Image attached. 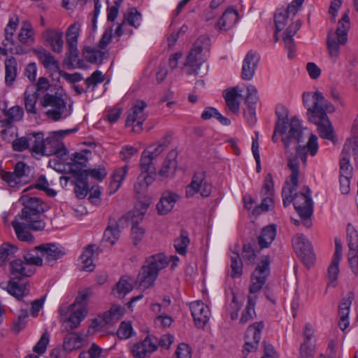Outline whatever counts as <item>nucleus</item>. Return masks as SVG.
Wrapping results in <instances>:
<instances>
[{
    "label": "nucleus",
    "mask_w": 358,
    "mask_h": 358,
    "mask_svg": "<svg viewBox=\"0 0 358 358\" xmlns=\"http://www.w3.org/2000/svg\"><path fill=\"white\" fill-rule=\"evenodd\" d=\"M292 243L295 252L301 258L304 266L308 268L314 266L315 255L307 238L303 234H297L292 239Z\"/></svg>",
    "instance_id": "nucleus-8"
},
{
    "label": "nucleus",
    "mask_w": 358,
    "mask_h": 358,
    "mask_svg": "<svg viewBox=\"0 0 358 358\" xmlns=\"http://www.w3.org/2000/svg\"><path fill=\"white\" fill-rule=\"evenodd\" d=\"M134 280L128 275L122 276L112 289V294L118 299H123L134 289Z\"/></svg>",
    "instance_id": "nucleus-25"
},
{
    "label": "nucleus",
    "mask_w": 358,
    "mask_h": 358,
    "mask_svg": "<svg viewBox=\"0 0 358 358\" xmlns=\"http://www.w3.org/2000/svg\"><path fill=\"white\" fill-rule=\"evenodd\" d=\"M63 33L54 30H46L43 34L45 41L51 46L52 51L59 53L62 51L64 41Z\"/></svg>",
    "instance_id": "nucleus-30"
},
{
    "label": "nucleus",
    "mask_w": 358,
    "mask_h": 358,
    "mask_svg": "<svg viewBox=\"0 0 358 358\" xmlns=\"http://www.w3.org/2000/svg\"><path fill=\"white\" fill-rule=\"evenodd\" d=\"M302 98L303 105L307 108L308 118L310 122L317 125L320 137L334 141V129L327 113L334 112V106L319 91L304 92Z\"/></svg>",
    "instance_id": "nucleus-2"
},
{
    "label": "nucleus",
    "mask_w": 358,
    "mask_h": 358,
    "mask_svg": "<svg viewBox=\"0 0 358 358\" xmlns=\"http://www.w3.org/2000/svg\"><path fill=\"white\" fill-rule=\"evenodd\" d=\"M30 142V134L27 137L23 136L21 138H16L13 141V149L15 151L22 152L29 148Z\"/></svg>",
    "instance_id": "nucleus-60"
},
{
    "label": "nucleus",
    "mask_w": 358,
    "mask_h": 358,
    "mask_svg": "<svg viewBox=\"0 0 358 358\" xmlns=\"http://www.w3.org/2000/svg\"><path fill=\"white\" fill-rule=\"evenodd\" d=\"M37 55L39 61L46 69L59 73L60 71L59 62L49 51L42 49L38 52Z\"/></svg>",
    "instance_id": "nucleus-35"
},
{
    "label": "nucleus",
    "mask_w": 358,
    "mask_h": 358,
    "mask_svg": "<svg viewBox=\"0 0 358 358\" xmlns=\"http://www.w3.org/2000/svg\"><path fill=\"white\" fill-rule=\"evenodd\" d=\"M264 327L263 322H255L248 327L245 334V343L243 346V353L248 354L257 350Z\"/></svg>",
    "instance_id": "nucleus-13"
},
{
    "label": "nucleus",
    "mask_w": 358,
    "mask_h": 358,
    "mask_svg": "<svg viewBox=\"0 0 358 358\" xmlns=\"http://www.w3.org/2000/svg\"><path fill=\"white\" fill-rule=\"evenodd\" d=\"M287 166L292 171L289 176L292 185L286 182L285 186L282 188V196L283 206L287 207L293 202L294 208L301 219L310 218L313 212V206L309 187H306L305 192H296L298 187V177L299 174L297 157L289 158Z\"/></svg>",
    "instance_id": "nucleus-3"
},
{
    "label": "nucleus",
    "mask_w": 358,
    "mask_h": 358,
    "mask_svg": "<svg viewBox=\"0 0 358 358\" xmlns=\"http://www.w3.org/2000/svg\"><path fill=\"white\" fill-rule=\"evenodd\" d=\"M103 349L96 343H92L87 351H83L80 353V358H99L101 357Z\"/></svg>",
    "instance_id": "nucleus-57"
},
{
    "label": "nucleus",
    "mask_w": 358,
    "mask_h": 358,
    "mask_svg": "<svg viewBox=\"0 0 358 358\" xmlns=\"http://www.w3.org/2000/svg\"><path fill=\"white\" fill-rule=\"evenodd\" d=\"M275 114L278 117V122L275 127V131L284 134L287 129L288 111L287 109L282 105H279L275 108Z\"/></svg>",
    "instance_id": "nucleus-39"
},
{
    "label": "nucleus",
    "mask_w": 358,
    "mask_h": 358,
    "mask_svg": "<svg viewBox=\"0 0 358 358\" xmlns=\"http://www.w3.org/2000/svg\"><path fill=\"white\" fill-rule=\"evenodd\" d=\"M189 244L188 232L185 229H181L180 235L174 241V247L178 253L185 255L187 253V248Z\"/></svg>",
    "instance_id": "nucleus-50"
},
{
    "label": "nucleus",
    "mask_w": 358,
    "mask_h": 358,
    "mask_svg": "<svg viewBox=\"0 0 358 358\" xmlns=\"http://www.w3.org/2000/svg\"><path fill=\"white\" fill-rule=\"evenodd\" d=\"M17 61L12 57L5 61V83L8 86H11L17 76Z\"/></svg>",
    "instance_id": "nucleus-42"
},
{
    "label": "nucleus",
    "mask_w": 358,
    "mask_h": 358,
    "mask_svg": "<svg viewBox=\"0 0 358 358\" xmlns=\"http://www.w3.org/2000/svg\"><path fill=\"white\" fill-rule=\"evenodd\" d=\"M318 150L317 137L312 134L305 146H297L296 148V154L301 158L305 164L307 159V153L309 152L311 156H315Z\"/></svg>",
    "instance_id": "nucleus-27"
},
{
    "label": "nucleus",
    "mask_w": 358,
    "mask_h": 358,
    "mask_svg": "<svg viewBox=\"0 0 358 358\" xmlns=\"http://www.w3.org/2000/svg\"><path fill=\"white\" fill-rule=\"evenodd\" d=\"M304 0H293L285 8H280L276 10L274 15V23L276 32H279L285 27L289 15L294 17L301 7Z\"/></svg>",
    "instance_id": "nucleus-12"
},
{
    "label": "nucleus",
    "mask_w": 358,
    "mask_h": 358,
    "mask_svg": "<svg viewBox=\"0 0 358 358\" xmlns=\"http://www.w3.org/2000/svg\"><path fill=\"white\" fill-rule=\"evenodd\" d=\"M18 248L11 243H4L0 245V267L3 266L10 257L15 255Z\"/></svg>",
    "instance_id": "nucleus-49"
},
{
    "label": "nucleus",
    "mask_w": 358,
    "mask_h": 358,
    "mask_svg": "<svg viewBox=\"0 0 358 358\" xmlns=\"http://www.w3.org/2000/svg\"><path fill=\"white\" fill-rule=\"evenodd\" d=\"M314 336L313 327L310 324H306L303 329L304 340L299 349L300 358H313L312 350L309 345L310 339Z\"/></svg>",
    "instance_id": "nucleus-29"
},
{
    "label": "nucleus",
    "mask_w": 358,
    "mask_h": 358,
    "mask_svg": "<svg viewBox=\"0 0 358 358\" xmlns=\"http://www.w3.org/2000/svg\"><path fill=\"white\" fill-rule=\"evenodd\" d=\"M155 180V176L145 173H141L136 182L134 184V192L137 194L144 195L148 186Z\"/></svg>",
    "instance_id": "nucleus-43"
},
{
    "label": "nucleus",
    "mask_w": 358,
    "mask_h": 358,
    "mask_svg": "<svg viewBox=\"0 0 358 358\" xmlns=\"http://www.w3.org/2000/svg\"><path fill=\"white\" fill-rule=\"evenodd\" d=\"M124 313V308L120 305L113 304L110 310L105 312L102 320L105 324H113L119 321Z\"/></svg>",
    "instance_id": "nucleus-38"
},
{
    "label": "nucleus",
    "mask_w": 358,
    "mask_h": 358,
    "mask_svg": "<svg viewBox=\"0 0 358 358\" xmlns=\"http://www.w3.org/2000/svg\"><path fill=\"white\" fill-rule=\"evenodd\" d=\"M242 257H240L238 252H233L231 256V268H239L243 266V260L247 266L253 264L255 260L256 255L251 246L250 243H245L243 245Z\"/></svg>",
    "instance_id": "nucleus-17"
},
{
    "label": "nucleus",
    "mask_w": 358,
    "mask_h": 358,
    "mask_svg": "<svg viewBox=\"0 0 358 358\" xmlns=\"http://www.w3.org/2000/svg\"><path fill=\"white\" fill-rule=\"evenodd\" d=\"M257 297L255 296L248 295V303L242 313L240 322L245 324L249 320L254 319L256 317V313L255 310V306L256 303Z\"/></svg>",
    "instance_id": "nucleus-46"
},
{
    "label": "nucleus",
    "mask_w": 358,
    "mask_h": 358,
    "mask_svg": "<svg viewBox=\"0 0 358 358\" xmlns=\"http://www.w3.org/2000/svg\"><path fill=\"white\" fill-rule=\"evenodd\" d=\"M262 203L255 208L253 214L259 215L262 212L268 211L273 206L272 196H262Z\"/></svg>",
    "instance_id": "nucleus-56"
},
{
    "label": "nucleus",
    "mask_w": 358,
    "mask_h": 358,
    "mask_svg": "<svg viewBox=\"0 0 358 358\" xmlns=\"http://www.w3.org/2000/svg\"><path fill=\"white\" fill-rule=\"evenodd\" d=\"M83 55L91 64H101L105 52L95 48L86 46L83 50Z\"/></svg>",
    "instance_id": "nucleus-44"
},
{
    "label": "nucleus",
    "mask_w": 358,
    "mask_h": 358,
    "mask_svg": "<svg viewBox=\"0 0 358 358\" xmlns=\"http://www.w3.org/2000/svg\"><path fill=\"white\" fill-rule=\"evenodd\" d=\"M32 36V29L31 24L27 22H23V27L20 29V32L18 34V39L22 43H28L29 39Z\"/></svg>",
    "instance_id": "nucleus-58"
},
{
    "label": "nucleus",
    "mask_w": 358,
    "mask_h": 358,
    "mask_svg": "<svg viewBox=\"0 0 358 358\" xmlns=\"http://www.w3.org/2000/svg\"><path fill=\"white\" fill-rule=\"evenodd\" d=\"M147 107V103L142 100L135 101L134 106L131 108V113L127 115L125 126L129 127L133 125L134 122H137L136 124L133 127V131L139 132L142 130L143 122L146 120L147 115L144 113V109Z\"/></svg>",
    "instance_id": "nucleus-14"
},
{
    "label": "nucleus",
    "mask_w": 358,
    "mask_h": 358,
    "mask_svg": "<svg viewBox=\"0 0 358 358\" xmlns=\"http://www.w3.org/2000/svg\"><path fill=\"white\" fill-rule=\"evenodd\" d=\"M273 195V182L271 173H268L265 178L264 183L261 191V196Z\"/></svg>",
    "instance_id": "nucleus-64"
},
{
    "label": "nucleus",
    "mask_w": 358,
    "mask_h": 358,
    "mask_svg": "<svg viewBox=\"0 0 358 358\" xmlns=\"http://www.w3.org/2000/svg\"><path fill=\"white\" fill-rule=\"evenodd\" d=\"M210 39L208 36H201L194 43L184 64L187 75L199 76L205 73L201 66L206 61L209 53Z\"/></svg>",
    "instance_id": "nucleus-4"
},
{
    "label": "nucleus",
    "mask_w": 358,
    "mask_h": 358,
    "mask_svg": "<svg viewBox=\"0 0 358 358\" xmlns=\"http://www.w3.org/2000/svg\"><path fill=\"white\" fill-rule=\"evenodd\" d=\"M258 59L251 51L248 52L243 60L241 78L245 80H250L254 75L257 66Z\"/></svg>",
    "instance_id": "nucleus-23"
},
{
    "label": "nucleus",
    "mask_w": 358,
    "mask_h": 358,
    "mask_svg": "<svg viewBox=\"0 0 358 358\" xmlns=\"http://www.w3.org/2000/svg\"><path fill=\"white\" fill-rule=\"evenodd\" d=\"M127 23L135 28L140 25L141 14L135 8H131L125 18Z\"/></svg>",
    "instance_id": "nucleus-59"
},
{
    "label": "nucleus",
    "mask_w": 358,
    "mask_h": 358,
    "mask_svg": "<svg viewBox=\"0 0 358 358\" xmlns=\"http://www.w3.org/2000/svg\"><path fill=\"white\" fill-rule=\"evenodd\" d=\"M133 215L127 213L121 216L118 220L110 218L108 224L103 234V240L114 245L120 236L121 230L128 227Z\"/></svg>",
    "instance_id": "nucleus-9"
},
{
    "label": "nucleus",
    "mask_w": 358,
    "mask_h": 358,
    "mask_svg": "<svg viewBox=\"0 0 358 358\" xmlns=\"http://www.w3.org/2000/svg\"><path fill=\"white\" fill-rule=\"evenodd\" d=\"M276 236V225L270 224L263 228L257 237L258 244L261 249L269 247Z\"/></svg>",
    "instance_id": "nucleus-32"
},
{
    "label": "nucleus",
    "mask_w": 358,
    "mask_h": 358,
    "mask_svg": "<svg viewBox=\"0 0 358 358\" xmlns=\"http://www.w3.org/2000/svg\"><path fill=\"white\" fill-rule=\"evenodd\" d=\"M3 113L6 118L0 120L2 127L12 128L13 124L22 120L24 116L23 108L20 106H15L8 110H3Z\"/></svg>",
    "instance_id": "nucleus-21"
},
{
    "label": "nucleus",
    "mask_w": 358,
    "mask_h": 358,
    "mask_svg": "<svg viewBox=\"0 0 358 358\" xmlns=\"http://www.w3.org/2000/svg\"><path fill=\"white\" fill-rule=\"evenodd\" d=\"M30 142L34 143L31 148L32 152L42 155H51V153L48 151V145L51 144L52 141L48 139L44 141L42 133L30 134Z\"/></svg>",
    "instance_id": "nucleus-24"
},
{
    "label": "nucleus",
    "mask_w": 358,
    "mask_h": 358,
    "mask_svg": "<svg viewBox=\"0 0 358 358\" xmlns=\"http://www.w3.org/2000/svg\"><path fill=\"white\" fill-rule=\"evenodd\" d=\"M157 349V338L148 336L141 343L133 345L131 352L136 358H145L147 353H151Z\"/></svg>",
    "instance_id": "nucleus-19"
},
{
    "label": "nucleus",
    "mask_w": 358,
    "mask_h": 358,
    "mask_svg": "<svg viewBox=\"0 0 358 358\" xmlns=\"http://www.w3.org/2000/svg\"><path fill=\"white\" fill-rule=\"evenodd\" d=\"M350 150V145L345 144L342 150V157L340 159V169L341 173L345 176H352V168L350 164L349 152Z\"/></svg>",
    "instance_id": "nucleus-48"
},
{
    "label": "nucleus",
    "mask_w": 358,
    "mask_h": 358,
    "mask_svg": "<svg viewBox=\"0 0 358 358\" xmlns=\"http://www.w3.org/2000/svg\"><path fill=\"white\" fill-rule=\"evenodd\" d=\"M36 248L40 250L45 266H55L66 255L65 248L56 243H42Z\"/></svg>",
    "instance_id": "nucleus-7"
},
{
    "label": "nucleus",
    "mask_w": 358,
    "mask_h": 358,
    "mask_svg": "<svg viewBox=\"0 0 358 358\" xmlns=\"http://www.w3.org/2000/svg\"><path fill=\"white\" fill-rule=\"evenodd\" d=\"M69 173L75 178L71 183L75 186L74 192L79 199H84L90 192V186L87 181V171L76 169L74 167L69 170Z\"/></svg>",
    "instance_id": "nucleus-15"
},
{
    "label": "nucleus",
    "mask_w": 358,
    "mask_h": 358,
    "mask_svg": "<svg viewBox=\"0 0 358 358\" xmlns=\"http://www.w3.org/2000/svg\"><path fill=\"white\" fill-rule=\"evenodd\" d=\"M83 345V337L76 333H69L65 336L63 341V348L66 352L80 349Z\"/></svg>",
    "instance_id": "nucleus-36"
},
{
    "label": "nucleus",
    "mask_w": 358,
    "mask_h": 358,
    "mask_svg": "<svg viewBox=\"0 0 358 358\" xmlns=\"http://www.w3.org/2000/svg\"><path fill=\"white\" fill-rule=\"evenodd\" d=\"M22 257L24 259L25 264L29 266H44L43 257L41 255V252L36 248V246L31 250H25Z\"/></svg>",
    "instance_id": "nucleus-41"
},
{
    "label": "nucleus",
    "mask_w": 358,
    "mask_h": 358,
    "mask_svg": "<svg viewBox=\"0 0 358 358\" xmlns=\"http://www.w3.org/2000/svg\"><path fill=\"white\" fill-rule=\"evenodd\" d=\"M68 312L70 313L68 318V322L70 323V330L76 329L87 314L86 308L83 306L75 308V306H70L68 308Z\"/></svg>",
    "instance_id": "nucleus-31"
},
{
    "label": "nucleus",
    "mask_w": 358,
    "mask_h": 358,
    "mask_svg": "<svg viewBox=\"0 0 358 358\" xmlns=\"http://www.w3.org/2000/svg\"><path fill=\"white\" fill-rule=\"evenodd\" d=\"M38 99V93L33 90L30 91L29 87H27L24 93V108L28 113H32L34 115L37 113L36 104Z\"/></svg>",
    "instance_id": "nucleus-45"
},
{
    "label": "nucleus",
    "mask_w": 358,
    "mask_h": 358,
    "mask_svg": "<svg viewBox=\"0 0 358 358\" xmlns=\"http://www.w3.org/2000/svg\"><path fill=\"white\" fill-rule=\"evenodd\" d=\"M268 275L269 270H254L250 278V295L259 292L262 288Z\"/></svg>",
    "instance_id": "nucleus-28"
},
{
    "label": "nucleus",
    "mask_w": 358,
    "mask_h": 358,
    "mask_svg": "<svg viewBox=\"0 0 358 358\" xmlns=\"http://www.w3.org/2000/svg\"><path fill=\"white\" fill-rule=\"evenodd\" d=\"M348 41V33L338 26L336 31L330 30L327 35V49L330 57L335 61L339 55L340 45H344Z\"/></svg>",
    "instance_id": "nucleus-11"
},
{
    "label": "nucleus",
    "mask_w": 358,
    "mask_h": 358,
    "mask_svg": "<svg viewBox=\"0 0 358 358\" xmlns=\"http://www.w3.org/2000/svg\"><path fill=\"white\" fill-rule=\"evenodd\" d=\"M204 179L205 173L203 171H197L194 174L190 184L186 187L187 197H192L198 192L203 197H208L210 194L212 186Z\"/></svg>",
    "instance_id": "nucleus-10"
},
{
    "label": "nucleus",
    "mask_w": 358,
    "mask_h": 358,
    "mask_svg": "<svg viewBox=\"0 0 358 358\" xmlns=\"http://www.w3.org/2000/svg\"><path fill=\"white\" fill-rule=\"evenodd\" d=\"M223 96L228 109L233 114H238L240 110V102L238 98L241 97L242 95L237 92L236 88H227L223 92Z\"/></svg>",
    "instance_id": "nucleus-26"
},
{
    "label": "nucleus",
    "mask_w": 358,
    "mask_h": 358,
    "mask_svg": "<svg viewBox=\"0 0 358 358\" xmlns=\"http://www.w3.org/2000/svg\"><path fill=\"white\" fill-rule=\"evenodd\" d=\"M257 90L253 85H249L247 87V96L245 98V103L248 107L255 108L257 101Z\"/></svg>",
    "instance_id": "nucleus-63"
},
{
    "label": "nucleus",
    "mask_w": 358,
    "mask_h": 358,
    "mask_svg": "<svg viewBox=\"0 0 358 358\" xmlns=\"http://www.w3.org/2000/svg\"><path fill=\"white\" fill-rule=\"evenodd\" d=\"M342 257V245L338 238H335V252L328 268H338Z\"/></svg>",
    "instance_id": "nucleus-55"
},
{
    "label": "nucleus",
    "mask_w": 358,
    "mask_h": 358,
    "mask_svg": "<svg viewBox=\"0 0 358 358\" xmlns=\"http://www.w3.org/2000/svg\"><path fill=\"white\" fill-rule=\"evenodd\" d=\"M238 13L233 8L225 10L217 24V27L222 30H227L233 27L238 21Z\"/></svg>",
    "instance_id": "nucleus-33"
},
{
    "label": "nucleus",
    "mask_w": 358,
    "mask_h": 358,
    "mask_svg": "<svg viewBox=\"0 0 358 358\" xmlns=\"http://www.w3.org/2000/svg\"><path fill=\"white\" fill-rule=\"evenodd\" d=\"M27 310L22 309L17 320L13 323V331H15L16 333H19L22 329H24L27 322Z\"/></svg>",
    "instance_id": "nucleus-61"
},
{
    "label": "nucleus",
    "mask_w": 358,
    "mask_h": 358,
    "mask_svg": "<svg viewBox=\"0 0 358 358\" xmlns=\"http://www.w3.org/2000/svg\"><path fill=\"white\" fill-rule=\"evenodd\" d=\"M179 258L176 255L166 257L164 253H157L146 258L145 264L141 268H165L172 262L171 268L177 266Z\"/></svg>",
    "instance_id": "nucleus-16"
},
{
    "label": "nucleus",
    "mask_w": 358,
    "mask_h": 358,
    "mask_svg": "<svg viewBox=\"0 0 358 358\" xmlns=\"http://www.w3.org/2000/svg\"><path fill=\"white\" fill-rule=\"evenodd\" d=\"M190 310L195 325L199 328H203L210 317V313L208 307L202 301H197L190 303Z\"/></svg>",
    "instance_id": "nucleus-18"
},
{
    "label": "nucleus",
    "mask_w": 358,
    "mask_h": 358,
    "mask_svg": "<svg viewBox=\"0 0 358 358\" xmlns=\"http://www.w3.org/2000/svg\"><path fill=\"white\" fill-rule=\"evenodd\" d=\"M159 270H143L137 277V282L141 288L145 289L152 286L157 275Z\"/></svg>",
    "instance_id": "nucleus-37"
},
{
    "label": "nucleus",
    "mask_w": 358,
    "mask_h": 358,
    "mask_svg": "<svg viewBox=\"0 0 358 358\" xmlns=\"http://www.w3.org/2000/svg\"><path fill=\"white\" fill-rule=\"evenodd\" d=\"M176 157L177 152L175 150H171L169 152L159 171L160 176L167 177L169 173H173L176 171L178 164L176 159Z\"/></svg>",
    "instance_id": "nucleus-34"
},
{
    "label": "nucleus",
    "mask_w": 358,
    "mask_h": 358,
    "mask_svg": "<svg viewBox=\"0 0 358 358\" xmlns=\"http://www.w3.org/2000/svg\"><path fill=\"white\" fill-rule=\"evenodd\" d=\"M138 220L132 219V227L131 230V238L133 244L136 245L143 238L145 229L138 226Z\"/></svg>",
    "instance_id": "nucleus-53"
},
{
    "label": "nucleus",
    "mask_w": 358,
    "mask_h": 358,
    "mask_svg": "<svg viewBox=\"0 0 358 358\" xmlns=\"http://www.w3.org/2000/svg\"><path fill=\"white\" fill-rule=\"evenodd\" d=\"M34 274V270H11L10 280L6 287L7 292L18 300H21L26 294V283L21 282L26 278Z\"/></svg>",
    "instance_id": "nucleus-5"
},
{
    "label": "nucleus",
    "mask_w": 358,
    "mask_h": 358,
    "mask_svg": "<svg viewBox=\"0 0 358 358\" xmlns=\"http://www.w3.org/2000/svg\"><path fill=\"white\" fill-rule=\"evenodd\" d=\"M95 249L98 250L99 247L94 244L88 245L85 248L79 258V261H80L83 264V268H87L92 266H96L95 264H93V257L95 255Z\"/></svg>",
    "instance_id": "nucleus-47"
},
{
    "label": "nucleus",
    "mask_w": 358,
    "mask_h": 358,
    "mask_svg": "<svg viewBox=\"0 0 358 358\" xmlns=\"http://www.w3.org/2000/svg\"><path fill=\"white\" fill-rule=\"evenodd\" d=\"M302 138L303 131L300 121L296 117H293L290 120L289 131L286 136L282 139L285 148L287 149L292 143H299L302 141Z\"/></svg>",
    "instance_id": "nucleus-20"
},
{
    "label": "nucleus",
    "mask_w": 358,
    "mask_h": 358,
    "mask_svg": "<svg viewBox=\"0 0 358 358\" xmlns=\"http://www.w3.org/2000/svg\"><path fill=\"white\" fill-rule=\"evenodd\" d=\"M19 202L23 206V208L21 213L15 216L11 225L20 241L32 243L34 237L25 229L28 228L34 231L44 229L45 223L41 218L45 212L43 202L36 197H31L28 195L21 196Z\"/></svg>",
    "instance_id": "nucleus-1"
},
{
    "label": "nucleus",
    "mask_w": 358,
    "mask_h": 358,
    "mask_svg": "<svg viewBox=\"0 0 358 358\" xmlns=\"http://www.w3.org/2000/svg\"><path fill=\"white\" fill-rule=\"evenodd\" d=\"M80 24L75 22L71 24L66 30V38L68 45H78Z\"/></svg>",
    "instance_id": "nucleus-51"
},
{
    "label": "nucleus",
    "mask_w": 358,
    "mask_h": 358,
    "mask_svg": "<svg viewBox=\"0 0 358 358\" xmlns=\"http://www.w3.org/2000/svg\"><path fill=\"white\" fill-rule=\"evenodd\" d=\"M133 328L129 322L123 321L120 323L117 331V336L120 339H127L132 336Z\"/></svg>",
    "instance_id": "nucleus-54"
},
{
    "label": "nucleus",
    "mask_w": 358,
    "mask_h": 358,
    "mask_svg": "<svg viewBox=\"0 0 358 358\" xmlns=\"http://www.w3.org/2000/svg\"><path fill=\"white\" fill-rule=\"evenodd\" d=\"M153 159L154 158L152 157V154L148 152V150H145L143 152L140 160L141 173H144L155 176L156 169L152 163Z\"/></svg>",
    "instance_id": "nucleus-40"
},
{
    "label": "nucleus",
    "mask_w": 358,
    "mask_h": 358,
    "mask_svg": "<svg viewBox=\"0 0 358 358\" xmlns=\"http://www.w3.org/2000/svg\"><path fill=\"white\" fill-rule=\"evenodd\" d=\"M41 104L43 107H52L46 111V115L54 121H58L62 117V115L66 110V103L62 97V95L58 92L54 94L46 93L41 100Z\"/></svg>",
    "instance_id": "nucleus-6"
},
{
    "label": "nucleus",
    "mask_w": 358,
    "mask_h": 358,
    "mask_svg": "<svg viewBox=\"0 0 358 358\" xmlns=\"http://www.w3.org/2000/svg\"><path fill=\"white\" fill-rule=\"evenodd\" d=\"M49 334L48 332H44L36 345L34 347L33 351L38 355H43L47 348L49 343Z\"/></svg>",
    "instance_id": "nucleus-62"
},
{
    "label": "nucleus",
    "mask_w": 358,
    "mask_h": 358,
    "mask_svg": "<svg viewBox=\"0 0 358 358\" xmlns=\"http://www.w3.org/2000/svg\"><path fill=\"white\" fill-rule=\"evenodd\" d=\"M179 199V196L171 192L163 193L160 201L157 204V209L159 215H166L173 208L176 201Z\"/></svg>",
    "instance_id": "nucleus-22"
},
{
    "label": "nucleus",
    "mask_w": 358,
    "mask_h": 358,
    "mask_svg": "<svg viewBox=\"0 0 358 358\" xmlns=\"http://www.w3.org/2000/svg\"><path fill=\"white\" fill-rule=\"evenodd\" d=\"M72 162L69 163V170L74 167L76 169H83L87 166L88 159L83 152H75L71 157Z\"/></svg>",
    "instance_id": "nucleus-52"
}]
</instances>
